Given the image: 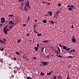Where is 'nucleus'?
Segmentation results:
<instances>
[{
  "mask_svg": "<svg viewBox=\"0 0 79 79\" xmlns=\"http://www.w3.org/2000/svg\"><path fill=\"white\" fill-rule=\"evenodd\" d=\"M47 3V5H50V3Z\"/></svg>",
  "mask_w": 79,
  "mask_h": 79,
  "instance_id": "56",
  "label": "nucleus"
},
{
  "mask_svg": "<svg viewBox=\"0 0 79 79\" xmlns=\"http://www.w3.org/2000/svg\"><path fill=\"white\" fill-rule=\"evenodd\" d=\"M71 7V6H70V5H68V6H67V7L68 8H69V7Z\"/></svg>",
  "mask_w": 79,
  "mask_h": 79,
  "instance_id": "45",
  "label": "nucleus"
},
{
  "mask_svg": "<svg viewBox=\"0 0 79 79\" xmlns=\"http://www.w3.org/2000/svg\"><path fill=\"white\" fill-rule=\"evenodd\" d=\"M19 2H21V0H19Z\"/></svg>",
  "mask_w": 79,
  "mask_h": 79,
  "instance_id": "59",
  "label": "nucleus"
},
{
  "mask_svg": "<svg viewBox=\"0 0 79 79\" xmlns=\"http://www.w3.org/2000/svg\"><path fill=\"white\" fill-rule=\"evenodd\" d=\"M63 46L64 50H66L67 49V47L63 45Z\"/></svg>",
  "mask_w": 79,
  "mask_h": 79,
  "instance_id": "11",
  "label": "nucleus"
},
{
  "mask_svg": "<svg viewBox=\"0 0 79 79\" xmlns=\"http://www.w3.org/2000/svg\"><path fill=\"white\" fill-rule=\"evenodd\" d=\"M51 23L52 24H55V23H54L53 21H51Z\"/></svg>",
  "mask_w": 79,
  "mask_h": 79,
  "instance_id": "22",
  "label": "nucleus"
},
{
  "mask_svg": "<svg viewBox=\"0 0 79 79\" xmlns=\"http://www.w3.org/2000/svg\"><path fill=\"white\" fill-rule=\"evenodd\" d=\"M57 79H62V77H61L60 75L57 76Z\"/></svg>",
  "mask_w": 79,
  "mask_h": 79,
  "instance_id": "8",
  "label": "nucleus"
},
{
  "mask_svg": "<svg viewBox=\"0 0 79 79\" xmlns=\"http://www.w3.org/2000/svg\"><path fill=\"white\" fill-rule=\"evenodd\" d=\"M27 79H32V78L30 77H27Z\"/></svg>",
  "mask_w": 79,
  "mask_h": 79,
  "instance_id": "26",
  "label": "nucleus"
},
{
  "mask_svg": "<svg viewBox=\"0 0 79 79\" xmlns=\"http://www.w3.org/2000/svg\"><path fill=\"white\" fill-rule=\"evenodd\" d=\"M41 63H42V65L43 66H47L48 64H49V62L42 61Z\"/></svg>",
  "mask_w": 79,
  "mask_h": 79,
  "instance_id": "1",
  "label": "nucleus"
},
{
  "mask_svg": "<svg viewBox=\"0 0 79 79\" xmlns=\"http://www.w3.org/2000/svg\"><path fill=\"white\" fill-rule=\"evenodd\" d=\"M44 47L42 48L41 49L42 53L44 52Z\"/></svg>",
  "mask_w": 79,
  "mask_h": 79,
  "instance_id": "17",
  "label": "nucleus"
},
{
  "mask_svg": "<svg viewBox=\"0 0 79 79\" xmlns=\"http://www.w3.org/2000/svg\"><path fill=\"white\" fill-rule=\"evenodd\" d=\"M47 22V21L45 19L43 20V23H46Z\"/></svg>",
  "mask_w": 79,
  "mask_h": 79,
  "instance_id": "12",
  "label": "nucleus"
},
{
  "mask_svg": "<svg viewBox=\"0 0 79 79\" xmlns=\"http://www.w3.org/2000/svg\"><path fill=\"white\" fill-rule=\"evenodd\" d=\"M71 50V48H68V49H67L66 50V51H69V50Z\"/></svg>",
  "mask_w": 79,
  "mask_h": 79,
  "instance_id": "25",
  "label": "nucleus"
},
{
  "mask_svg": "<svg viewBox=\"0 0 79 79\" xmlns=\"http://www.w3.org/2000/svg\"><path fill=\"white\" fill-rule=\"evenodd\" d=\"M42 34L41 33L39 34H37V36H41Z\"/></svg>",
  "mask_w": 79,
  "mask_h": 79,
  "instance_id": "21",
  "label": "nucleus"
},
{
  "mask_svg": "<svg viewBox=\"0 0 79 79\" xmlns=\"http://www.w3.org/2000/svg\"><path fill=\"white\" fill-rule=\"evenodd\" d=\"M73 52H75V49H74L73 50Z\"/></svg>",
  "mask_w": 79,
  "mask_h": 79,
  "instance_id": "55",
  "label": "nucleus"
},
{
  "mask_svg": "<svg viewBox=\"0 0 79 79\" xmlns=\"http://www.w3.org/2000/svg\"><path fill=\"white\" fill-rule=\"evenodd\" d=\"M40 75V76H44V75H45V74L44 73H41Z\"/></svg>",
  "mask_w": 79,
  "mask_h": 79,
  "instance_id": "13",
  "label": "nucleus"
},
{
  "mask_svg": "<svg viewBox=\"0 0 79 79\" xmlns=\"http://www.w3.org/2000/svg\"><path fill=\"white\" fill-rule=\"evenodd\" d=\"M1 24H3V23H5V18H2L1 19Z\"/></svg>",
  "mask_w": 79,
  "mask_h": 79,
  "instance_id": "4",
  "label": "nucleus"
},
{
  "mask_svg": "<svg viewBox=\"0 0 79 79\" xmlns=\"http://www.w3.org/2000/svg\"><path fill=\"white\" fill-rule=\"evenodd\" d=\"M71 8H74V6H73V5H72L71 6Z\"/></svg>",
  "mask_w": 79,
  "mask_h": 79,
  "instance_id": "44",
  "label": "nucleus"
},
{
  "mask_svg": "<svg viewBox=\"0 0 79 79\" xmlns=\"http://www.w3.org/2000/svg\"><path fill=\"white\" fill-rule=\"evenodd\" d=\"M68 58H73V57L72 56H68Z\"/></svg>",
  "mask_w": 79,
  "mask_h": 79,
  "instance_id": "31",
  "label": "nucleus"
},
{
  "mask_svg": "<svg viewBox=\"0 0 79 79\" xmlns=\"http://www.w3.org/2000/svg\"><path fill=\"white\" fill-rule=\"evenodd\" d=\"M30 18V17H28V18H27V20H28L29 21V19Z\"/></svg>",
  "mask_w": 79,
  "mask_h": 79,
  "instance_id": "41",
  "label": "nucleus"
},
{
  "mask_svg": "<svg viewBox=\"0 0 79 79\" xmlns=\"http://www.w3.org/2000/svg\"><path fill=\"white\" fill-rule=\"evenodd\" d=\"M34 49L35 50V51L36 52H37L38 51V48L37 47H35L34 48Z\"/></svg>",
  "mask_w": 79,
  "mask_h": 79,
  "instance_id": "15",
  "label": "nucleus"
},
{
  "mask_svg": "<svg viewBox=\"0 0 79 79\" xmlns=\"http://www.w3.org/2000/svg\"><path fill=\"white\" fill-rule=\"evenodd\" d=\"M0 42L2 44H5V42H3L2 40H0Z\"/></svg>",
  "mask_w": 79,
  "mask_h": 79,
  "instance_id": "9",
  "label": "nucleus"
},
{
  "mask_svg": "<svg viewBox=\"0 0 79 79\" xmlns=\"http://www.w3.org/2000/svg\"><path fill=\"white\" fill-rule=\"evenodd\" d=\"M35 27H36V26H35V24L34 26V30H35Z\"/></svg>",
  "mask_w": 79,
  "mask_h": 79,
  "instance_id": "40",
  "label": "nucleus"
},
{
  "mask_svg": "<svg viewBox=\"0 0 79 79\" xmlns=\"http://www.w3.org/2000/svg\"><path fill=\"white\" fill-rule=\"evenodd\" d=\"M35 22H37V20H35Z\"/></svg>",
  "mask_w": 79,
  "mask_h": 79,
  "instance_id": "61",
  "label": "nucleus"
},
{
  "mask_svg": "<svg viewBox=\"0 0 79 79\" xmlns=\"http://www.w3.org/2000/svg\"><path fill=\"white\" fill-rule=\"evenodd\" d=\"M59 13V12L57 11L56 13L57 15H58V14Z\"/></svg>",
  "mask_w": 79,
  "mask_h": 79,
  "instance_id": "53",
  "label": "nucleus"
},
{
  "mask_svg": "<svg viewBox=\"0 0 79 79\" xmlns=\"http://www.w3.org/2000/svg\"><path fill=\"white\" fill-rule=\"evenodd\" d=\"M21 42V40H18V43H19V42Z\"/></svg>",
  "mask_w": 79,
  "mask_h": 79,
  "instance_id": "37",
  "label": "nucleus"
},
{
  "mask_svg": "<svg viewBox=\"0 0 79 79\" xmlns=\"http://www.w3.org/2000/svg\"><path fill=\"white\" fill-rule=\"evenodd\" d=\"M36 59H37V58H36V57H34L33 58V59H34V60H36Z\"/></svg>",
  "mask_w": 79,
  "mask_h": 79,
  "instance_id": "36",
  "label": "nucleus"
},
{
  "mask_svg": "<svg viewBox=\"0 0 79 79\" xmlns=\"http://www.w3.org/2000/svg\"><path fill=\"white\" fill-rule=\"evenodd\" d=\"M73 38H74V37H74V36H73Z\"/></svg>",
  "mask_w": 79,
  "mask_h": 79,
  "instance_id": "63",
  "label": "nucleus"
},
{
  "mask_svg": "<svg viewBox=\"0 0 79 79\" xmlns=\"http://www.w3.org/2000/svg\"><path fill=\"white\" fill-rule=\"evenodd\" d=\"M56 56L57 57H59L60 58H62V56H58V55H56Z\"/></svg>",
  "mask_w": 79,
  "mask_h": 79,
  "instance_id": "28",
  "label": "nucleus"
},
{
  "mask_svg": "<svg viewBox=\"0 0 79 79\" xmlns=\"http://www.w3.org/2000/svg\"><path fill=\"white\" fill-rule=\"evenodd\" d=\"M55 52L57 53V55H58L59 53H60V52H59L58 51L56 50H55Z\"/></svg>",
  "mask_w": 79,
  "mask_h": 79,
  "instance_id": "14",
  "label": "nucleus"
},
{
  "mask_svg": "<svg viewBox=\"0 0 79 79\" xmlns=\"http://www.w3.org/2000/svg\"><path fill=\"white\" fill-rule=\"evenodd\" d=\"M50 73L51 74H52V73H53V71H51Z\"/></svg>",
  "mask_w": 79,
  "mask_h": 79,
  "instance_id": "60",
  "label": "nucleus"
},
{
  "mask_svg": "<svg viewBox=\"0 0 79 79\" xmlns=\"http://www.w3.org/2000/svg\"><path fill=\"white\" fill-rule=\"evenodd\" d=\"M74 28V27L73 26V25H72V27H71V28L72 29H73Z\"/></svg>",
  "mask_w": 79,
  "mask_h": 79,
  "instance_id": "46",
  "label": "nucleus"
},
{
  "mask_svg": "<svg viewBox=\"0 0 79 79\" xmlns=\"http://www.w3.org/2000/svg\"><path fill=\"white\" fill-rule=\"evenodd\" d=\"M70 53H72V52H73V50H71L69 52Z\"/></svg>",
  "mask_w": 79,
  "mask_h": 79,
  "instance_id": "38",
  "label": "nucleus"
},
{
  "mask_svg": "<svg viewBox=\"0 0 79 79\" xmlns=\"http://www.w3.org/2000/svg\"><path fill=\"white\" fill-rule=\"evenodd\" d=\"M71 10H72V8H71V7H69V11H71Z\"/></svg>",
  "mask_w": 79,
  "mask_h": 79,
  "instance_id": "30",
  "label": "nucleus"
},
{
  "mask_svg": "<svg viewBox=\"0 0 79 79\" xmlns=\"http://www.w3.org/2000/svg\"><path fill=\"white\" fill-rule=\"evenodd\" d=\"M16 54H17V55H19V52H16Z\"/></svg>",
  "mask_w": 79,
  "mask_h": 79,
  "instance_id": "27",
  "label": "nucleus"
},
{
  "mask_svg": "<svg viewBox=\"0 0 79 79\" xmlns=\"http://www.w3.org/2000/svg\"><path fill=\"white\" fill-rule=\"evenodd\" d=\"M34 31L35 32V33L36 34H37V31H36V30H35V29L34 30Z\"/></svg>",
  "mask_w": 79,
  "mask_h": 79,
  "instance_id": "33",
  "label": "nucleus"
},
{
  "mask_svg": "<svg viewBox=\"0 0 79 79\" xmlns=\"http://www.w3.org/2000/svg\"><path fill=\"white\" fill-rule=\"evenodd\" d=\"M72 42H76V40L74 38H73L72 40Z\"/></svg>",
  "mask_w": 79,
  "mask_h": 79,
  "instance_id": "10",
  "label": "nucleus"
},
{
  "mask_svg": "<svg viewBox=\"0 0 79 79\" xmlns=\"http://www.w3.org/2000/svg\"><path fill=\"white\" fill-rule=\"evenodd\" d=\"M47 57H48V58H49V56H48V55L47 56Z\"/></svg>",
  "mask_w": 79,
  "mask_h": 79,
  "instance_id": "62",
  "label": "nucleus"
},
{
  "mask_svg": "<svg viewBox=\"0 0 79 79\" xmlns=\"http://www.w3.org/2000/svg\"><path fill=\"white\" fill-rule=\"evenodd\" d=\"M29 2L28 1L27 2H26L24 5L25 6H27L28 7V8H31V7L30 6H29Z\"/></svg>",
  "mask_w": 79,
  "mask_h": 79,
  "instance_id": "5",
  "label": "nucleus"
},
{
  "mask_svg": "<svg viewBox=\"0 0 79 79\" xmlns=\"http://www.w3.org/2000/svg\"><path fill=\"white\" fill-rule=\"evenodd\" d=\"M23 8H24V10L25 11H26V12L30 10V8H29V7H27V6H24L23 7Z\"/></svg>",
  "mask_w": 79,
  "mask_h": 79,
  "instance_id": "3",
  "label": "nucleus"
},
{
  "mask_svg": "<svg viewBox=\"0 0 79 79\" xmlns=\"http://www.w3.org/2000/svg\"><path fill=\"white\" fill-rule=\"evenodd\" d=\"M59 47H62L63 46H62L61 44H60L59 45Z\"/></svg>",
  "mask_w": 79,
  "mask_h": 79,
  "instance_id": "42",
  "label": "nucleus"
},
{
  "mask_svg": "<svg viewBox=\"0 0 79 79\" xmlns=\"http://www.w3.org/2000/svg\"><path fill=\"white\" fill-rule=\"evenodd\" d=\"M2 26H3V24H0V27H2Z\"/></svg>",
  "mask_w": 79,
  "mask_h": 79,
  "instance_id": "49",
  "label": "nucleus"
},
{
  "mask_svg": "<svg viewBox=\"0 0 79 79\" xmlns=\"http://www.w3.org/2000/svg\"><path fill=\"white\" fill-rule=\"evenodd\" d=\"M8 25H6V27H4L3 29H6V28H7V27H8Z\"/></svg>",
  "mask_w": 79,
  "mask_h": 79,
  "instance_id": "29",
  "label": "nucleus"
},
{
  "mask_svg": "<svg viewBox=\"0 0 79 79\" xmlns=\"http://www.w3.org/2000/svg\"><path fill=\"white\" fill-rule=\"evenodd\" d=\"M52 57L53 56V55H52Z\"/></svg>",
  "mask_w": 79,
  "mask_h": 79,
  "instance_id": "64",
  "label": "nucleus"
},
{
  "mask_svg": "<svg viewBox=\"0 0 79 79\" xmlns=\"http://www.w3.org/2000/svg\"><path fill=\"white\" fill-rule=\"evenodd\" d=\"M48 13H49V15L51 16H52V11H49L48 12Z\"/></svg>",
  "mask_w": 79,
  "mask_h": 79,
  "instance_id": "7",
  "label": "nucleus"
},
{
  "mask_svg": "<svg viewBox=\"0 0 79 79\" xmlns=\"http://www.w3.org/2000/svg\"><path fill=\"white\" fill-rule=\"evenodd\" d=\"M12 16H14V15H10L8 16V17H12Z\"/></svg>",
  "mask_w": 79,
  "mask_h": 79,
  "instance_id": "20",
  "label": "nucleus"
},
{
  "mask_svg": "<svg viewBox=\"0 0 79 79\" xmlns=\"http://www.w3.org/2000/svg\"><path fill=\"white\" fill-rule=\"evenodd\" d=\"M14 60H16V58H14Z\"/></svg>",
  "mask_w": 79,
  "mask_h": 79,
  "instance_id": "54",
  "label": "nucleus"
},
{
  "mask_svg": "<svg viewBox=\"0 0 79 79\" xmlns=\"http://www.w3.org/2000/svg\"><path fill=\"white\" fill-rule=\"evenodd\" d=\"M29 20H26V21H27V23H28V22H29Z\"/></svg>",
  "mask_w": 79,
  "mask_h": 79,
  "instance_id": "51",
  "label": "nucleus"
},
{
  "mask_svg": "<svg viewBox=\"0 0 79 79\" xmlns=\"http://www.w3.org/2000/svg\"><path fill=\"white\" fill-rule=\"evenodd\" d=\"M23 26H26V24H25L22 25Z\"/></svg>",
  "mask_w": 79,
  "mask_h": 79,
  "instance_id": "39",
  "label": "nucleus"
},
{
  "mask_svg": "<svg viewBox=\"0 0 79 79\" xmlns=\"http://www.w3.org/2000/svg\"><path fill=\"white\" fill-rule=\"evenodd\" d=\"M52 74V73H51L50 72L49 73H47V75H48V76H50V75H51Z\"/></svg>",
  "mask_w": 79,
  "mask_h": 79,
  "instance_id": "24",
  "label": "nucleus"
},
{
  "mask_svg": "<svg viewBox=\"0 0 79 79\" xmlns=\"http://www.w3.org/2000/svg\"><path fill=\"white\" fill-rule=\"evenodd\" d=\"M57 48L58 49V50L59 52H61V50H60V48L59 47H57Z\"/></svg>",
  "mask_w": 79,
  "mask_h": 79,
  "instance_id": "18",
  "label": "nucleus"
},
{
  "mask_svg": "<svg viewBox=\"0 0 79 79\" xmlns=\"http://www.w3.org/2000/svg\"><path fill=\"white\" fill-rule=\"evenodd\" d=\"M23 58L24 59H26V57H23Z\"/></svg>",
  "mask_w": 79,
  "mask_h": 79,
  "instance_id": "58",
  "label": "nucleus"
},
{
  "mask_svg": "<svg viewBox=\"0 0 79 79\" xmlns=\"http://www.w3.org/2000/svg\"><path fill=\"white\" fill-rule=\"evenodd\" d=\"M3 41H4V42H5L6 41V39H3Z\"/></svg>",
  "mask_w": 79,
  "mask_h": 79,
  "instance_id": "43",
  "label": "nucleus"
},
{
  "mask_svg": "<svg viewBox=\"0 0 79 79\" xmlns=\"http://www.w3.org/2000/svg\"><path fill=\"white\" fill-rule=\"evenodd\" d=\"M53 78H54V79H56V76H53Z\"/></svg>",
  "mask_w": 79,
  "mask_h": 79,
  "instance_id": "35",
  "label": "nucleus"
},
{
  "mask_svg": "<svg viewBox=\"0 0 79 79\" xmlns=\"http://www.w3.org/2000/svg\"><path fill=\"white\" fill-rule=\"evenodd\" d=\"M3 31L4 33H5L6 35H7V34H8V33H7V32H8L9 31H10V29L6 28V29H3Z\"/></svg>",
  "mask_w": 79,
  "mask_h": 79,
  "instance_id": "2",
  "label": "nucleus"
},
{
  "mask_svg": "<svg viewBox=\"0 0 79 79\" xmlns=\"http://www.w3.org/2000/svg\"><path fill=\"white\" fill-rule=\"evenodd\" d=\"M3 50H4V48H2L0 49L1 51H3Z\"/></svg>",
  "mask_w": 79,
  "mask_h": 79,
  "instance_id": "23",
  "label": "nucleus"
},
{
  "mask_svg": "<svg viewBox=\"0 0 79 79\" xmlns=\"http://www.w3.org/2000/svg\"><path fill=\"white\" fill-rule=\"evenodd\" d=\"M37 47H38V48H39V45L38 44H37Z\"/></svg>",
  "mask_w": 79,
  "mask_h": 79,
  "instance_id": "57",
  "label": "nucleus"
},
{
  "mask_svg": "<svg viewBox=\"0 0 79 79\" xmlns=\"http://www.w3.org/2000/svg\"><path fill=\"white\" fill-rule=\"evenodd\" d=\"M42 3H47V2H43Z\"/></svg>",
  "mask_w": 79,
  "mask_h": 79,
  "instance_id": "47",
  "label": "nucleus"
},
{
  "mask_svg": "<svg viewBox=\"0 0 79 79\" xmlns=\"http://www.w3.org/2000/svg\"><path fill=\"white\" fill-rule=\"evenodd\" d=\"M13 25H11L9 27V28L10 29H11V28H13Z\"/></svg>",
  "mask_w": 79,
  "mask_h": 79,
  "instance_id": "19",
  "label": "nucleus"
},
{
  "mask_svg": "<svg viewBox=\"0 0 79 79\" xmlns=\"http://www.w3.org/2000/svg\"><path fill=\"white\" fill-rule=\"evenodd\" d=\"M7 23H8V21L6 20V24H7Z\"/></svg>",
  "mask_w": 79,
  "mask_h": 79,
  "instance_id": "52",
  "label": "nucleus"
},
{
  "mask_svg": "<svg viewBox=\"0 0 79 79\" xmlns=\"http://www.w3.org/2000/svg\"><path fill=\"white\" fill-rule=\"evenodd\" d=\"M58 6H61V3H59L58 4Z\"/></svg>",
  "mask_w": 79,
  "mask_h": 79,
  "instance_id": "32",
  "label": "nucleus"
},
{
  "mask_svg": "<svg viewBox=\"0 0 79 79\" xmlns=\"http://www.w3.org/2000/svg\"><path fill=\"white\" fill-rule=\"evenodd\" d=\"M44 16H48V15L47 14H46L44 15Z\"/></svg>",
  "mask_w": 79,
  "mask_h": 79,
  "instance_id": "48",
  "label": "nucleus"
},
{
  "mask_svg": "<svg viewBox=\"0 0 79 79\" xmlns=\"http://www.w3.org/2000/svg\"><path fill=\"white\" fill-rule=\"evenodd\" d=\"M55 18H56V19H57V18H58V15H55Z\"/></svg>",
  "mask_w": 79,
  "mask_h": 79,
  "instance_id": "34",
  "label": "nucleus"
},
{
  "mask_svg": "<svg viewBox=\"0 0 79 79\" xmlns=\"http://www.w3.org/2000/svg\"><path fill=\"white\" fill-rule=\"evenodd\" d=\"M29 34H27V37H28V36H29Z\"/></svg>",
  "mask_w": 79,
  "mask_h": 79,
  "instance_id": "50",
  "label": "nucleus"
},
{
  "mask_svg": "<svg viewBox=\"0 0 79 79\" xmlns=\"http://www.w3.org/2000/svg\"><path fill=\"white\" fill-rule=\"evenodd\" d=\"M48 40H44L43 41V42L44 43H48Z\"/></svg>",
  "mask_w": 79,
  "mask_h": 79,
  "instance_id": "16",
  "label": "nucleus"
},
{
  "mask_svg": "<svg viewBox=\"0 0 79 79\" xmlns=\"http://www.w3.org/2000/svg\"><path fill=\"white\" fill-rule=\"evenodd\" d=\"M11 24H13L14 25H15V23L14 22L12 21V20H10L9 23V25H11Z\"/></svg>",
  "mask_w": 79,
  "mask_h": 79,
  "instance_id": "6",
  "label": "nucleus"
}]
</instances>
